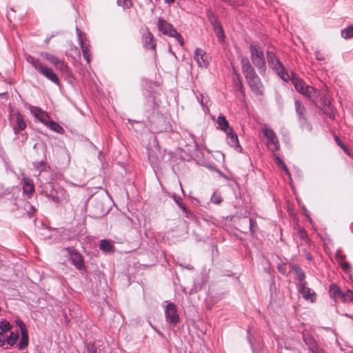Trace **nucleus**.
<instances>
[{"instance_id":"obj_1","label":"nucleus","mask_w":353,"mask_h":353,"mask_svg":"<svg viewBox=\"0 0 353 353\" xmlns=\"http://www.w3.org/2000/svg\"><path fill=\"white\" fill-rule=\"evenodd\" d=\"M241 65L242 72L252 91L255 94L263 95L264 94V87L254 68L252 66L249 59L246 57H242Z\"/></svg>"},{"instance_id":"obj_32","label":"nucleus","mask_w":353,"mask_h":353,"mask_svg":"<svg viewBox=\"0 0 353 353\" xmlns=\"http://www.w3.org/2000/svg\"><path fill=\"white\" fill-rule=\"evenodd\" d=\"M343 302H349L353 300V292L347 290L345 292L341 293L340 299Z\"/></svg>"},{"instance_id":"obj_47","label":"nucleus","mask_w":353,"mask_h":353,"mask_svg":"<svg viewBox=\"0 0 353 353\" xmlns=\"http://www.w3.org/2000/svg\"><path fill=\"white\" fill-rule=\"evenodd\" d=\"M315 57H316V59L318 60V61H323L325 60V55L323 52H321V51L319 50H317L315 52Z\"/></svg>"},{"instance_id":"obj_46","label":"nucleus","mask_w":353,"mask_h":353,"mask_svg":"<svg viewBox=\"0 0 353 353\" xmlns=\"http://www.w3.org/2000/svg\"><path fill=\"white\" fill-rule=\"evenodd\" d=\"M249 222H250V227H249L250 228V231L252 235H254V234H255L254 226L256 225V222L252 218H250L249 219Z\"/></svg>"},{"instance_id":"obj_6","label":"nucleus","mask_w":353,"mask_h":353,"mask_svg":"<svg viewBox=\"0 0 353 353\" xmlns=\"http://www.w3.org/2000/svg\"><path fill=\"white\" fill-rule=\"evenodd\" d=\"M76 32L78 37V42L81 46V49L83 53V58L85 59L87 63L90 62V45L86 43V38L83 35V32L79 28L76 27Z\"/></svg>"},{"instance_id":"obj_24","label":"nucleus","mask_w":353,"mask_h":353,"mask_svg":"<svg viewBox=\"0 0 353 353\" xmlns=\"http://www.w3.org/2000/svg\"><path fill=\"white\" fill-rule=\"evenodd\" d=\"M317 94V90L312 86L306 85L303 95L307 97L312 101H315V98Z\"/></svg>"},{"instance_id":"obj_50","label":"nucleus","mask_w":353,"mask_h":353,"mask_svg":"<svg viewBox=\"0 0 353 353\" xmlns=\"http://www.w3.org/2000/svg\"><path fill=\"white\" fill-rule=\"evenodd\" d=\"M276 161H277V163H278L280 166H281V168H282V169H283V164H285V163H284V161H283L280 157H279L278 156H277V157H276Z\"/></svg>"},{"instance_id":"obj_7","label":"nucleus","mask_w":353,"mask_h":353,"mask_svg":"<svg viewBox=\"0 0 353 353\" xmlns=\"http://www.w3.org/2000/svg\"><path fill=\"white\" fill-rule=\"evenodd\" d=\"M263 133L264 137L267 138L268 145L271 150L273 152L279 150L280 148L279 141L273 130L269 128H265L263 130Z\"/></svg>"},{"instance_id":"obj_52","label":"nucleus","mask_w":353,"mask_h":353,"mask_svg":"<svg viewBox=\"0 0 353 353\" xmlns=\"http://www.w3.org/2000/svg\"><path fill=\"white\" fill-rule=\"evenodd\" d=\"M283 170L285 171V174L290 178V176H291L290 172L285 164H283Z\"/></svg>"},{"instance_id":"obj_35","label":"nucleus","mask_w":353,"mask_h":353,"mask_svg":"<svg viewBox=\"0 0 353 353\" xmlns=\"http://www.w3.org/2000/svg\"><path fill=\"white\" fill-rule=\"evenodd\" d=\"M19 337V334L17 332H11L10 333L9 336L7 338V343L10 346H13Z\"/></svg>"},{"instance_id":"obj_13","label":"nucleus","mask_w":353,"mask_h":353,"mask_svg":"<svg viewBox=\"0 0 353 353\" xmlns=\"http://www.w3.org/2000/svg\"><path fill=\"white\" fill-rule=\"evenodd\" d=\"M194 59L199 67L206 68L208 65L206 52L201 48H198L195 50Z\"/></svg>"},{"instance_id":"obj_14","label":"nucleus","mask_w":353,"mask_h":353,"mask_svg":"<svg viewBox=\"0 0 353 353\" xmlns=\"http://www.w3.org/2000/svg\"><path fill=\"white\" fill-rule=\"evenodd\" d=\"M299 291L302 294L303 298L314 302L316 300V293L309 288L305 282H303L299 285Z\"/></svg>"},{"instance_id":"obj_21","label":"nucleus","mask_w":353,"mask_h":353,"mask_svg":"<svg viewBox=\"0 0 353 353\" xmlns=\"http://www.w3.org/2000/svg\"><path fill=\"white\" fill-rule=\"evenodd\" d=\"M207 17L212 26L213 27L214 30H216L223 28L218 17L212 10H209L207 11Z\"/></svg>"},{"instance_id":"obj_11","label":"nucleus","mask_w":353,"mask_h":353,"mask_svg":"<svg viewBox=\"0 0 353 353\" xmlns=\"http://www.w3.org/2000/svg\"><path fill=\"white\" fill-rule=\"evenodd\" d=\"M225 134L228 145L234 148L236 150L241 152L242 148L239 143L238 136L234 130H229L228 132H225Z\"/></svg>"},{"instance_id":"obj_43","label":"nucleus","mask_w":353,"mask_h":353,"mask_svg":"<svg viewBox=\"0 0 353 353\" xmlns=\"http://www.w3.org/2000/svg\"><path fill=\"white\" fill-rule=\"evenodd\" d=\"M211 201L213 203L219 204L222 201V198L219 195L216 194V193H214L211 196Z\"/></svg>"},{"instance_id":"obj_8","label":"nucleus","mask_w":353,"mask_h":353,"mask_svg":"<svg viewBox=\"0 0 353 353\" xmlns=\"http://www.w3.org/2000/svg\"><path fill=\"white\" fill-rule=\"evenodd\" d=\"M166 321L172 325H176L179 321L176 306L174 303H168L165 309Z\"/></svg>"},{"instance_id":"obj_29","label":"nucleus","mask_w":353,"mask_h":353,"mask_svg":"<svg viewBox=\"0 0 353 353\" xmlns=\"http://www.w3.org/2000/svg\"><path fill=\"white\" fill-rule=\"evenodd\" d=\"M46 125L57 133L62 134L64 132L63 128L59 123L54 121L50 120L48 123Z\"/></svg>"},{"instance_id":"obj_60","label":"nucleus","mask_w":353,"mask_h":353,"mask_svg":"<svg viewBox=\"0 0 353 353\" xmlns=\"http://www.w3.org/2000/svg\"><path fill=\"white\" fill-rule=\"evenodd\" d=\"M195 147L197 148V144L194 142Z\"/></svg>"},{"instance_id":"obj_34","label":"nucleus","mask_w":353,"mask_h":353,"mask_svg":"<svg viewBox=\"0 0 353 353\" xmlns=\"http://www.w3.org/2000/svg\"><path fill=\"white\" fill-rule=\"evenodd\" d=\"M345 257V256L339 255L337 260H338V262L339 263L341 268L344 271L347 272L350 269L351 266L349 263L344 261Z\"/></svg>"},{"instance_id":"obj_27","label":"nucleus","mask_w":353,"mask_h":353,"mask_svg":"<svg viewBox=\"0 0 353 353\" xmlns=\"http://www.w3.org/2000/svg\"><path fill=\"white\" fill-rule=\"evenodd\" d=\"M292 270L295 273L296 279L301 282L303 281L305 278V274L303 270L296 265L292 266Z\"/></svg>"},{"instance_id":"obj_5","label":"nucleus","mask_w":353,"mask_h":353,"mask_svg":"<svg viewBox=\"0 0 353 353\" xmlns=\"http://www.w3.org/2000/svg\"><path fill=\"white\" fill-rule=\"evenodd\" d=\"M302 336L303 340L305 344L307 346L310 353H324L323 349L319 346L314 337L308 332L303 331L302 332Z\"/></svg>"},{"instance_id":"obj_36","label":"nucleus","mask_w":353,"mask_h":353,"mask_svg":"<svg viewBox=\"0 0 353 353\" xmlns=\"http://www.w3.org/2000/svg\"><path fill=\"white\" fill-rule=\"evenodd\" d=\"M37 119H39L44 125H47L50 121V117L43 110H42L41 112L39 114Z\"/></svg>"},{"instance_id":"obj_44","label":"nucleus","mask_w":353,"mask_h":353,"mask_svg":"<svg viewBox=\"0 0 353 353\" xmlns=\"http://www.w3.org/2000/svg\"><path fill=\"white\" fill-rule=\"evenodd\" d=\"M174 201L176 202V203L177 204V205L179 206V208L180 209H181L182 210H185V206L183 204V203L182 202L181 197H179V196H174Z\"/></svg>"},{"instance_id":"obj_23","label":"nucleus","mask_w":353,"mask_h":353,"mask_svg":"<svg viewBox=\"0 0 353 353\" xmlns=\"http://www.w3.org/2000/svg\"><path fill=\"white\" fill-rule=\"evenodd\" d=\"M342 291L340 290L339 286L336 284H331L330 286L329 294L332 299L335 301L340 299Z\"/></svg>"},{"instance_id":"obj_16","label":"nucleus","mask_w":353,"mask_h":353,"mask_svg":"<svg viewBox=\"0 0 353 353\" xmlns=\"http://www.w3.org/2000/svg\"><path fill=\"white\" fill-rule=\"evenodd\" d=\"M93 202V208L94 209V214L96 216H103L108 212V208L105 207L101 199L96 197Z\"/></svg>"},{"instance_id":"obj_54","label":"nucleus","mask_w":353,"mask_h":353,"mask_svg":"<svg viewBox=\"0 0 353 353\" xmlns=\"http://www.w3.org/2000/svg\"><path fill=\"white\" fill-rule=\"evenodd\" d=\"M335 140H336V141L337 142V143H338V144H339V145L342 148H344V145H343V144H342V143L340 142V140H339V137H336V136L335 137Z\"/></svg>"},{"instance_id":"obj_15","label":"nucleus","mask_w":353,"mask_h":353,"mask_svg":"<svg viewBox=\"0 0 353 353\" xmlns=\"http://www.w3.org/2000/svg\"><path fill=\"white\" fill-rule=\"evenodd\" d=\"M69 260L78 270H81L84 267V261L82 255L75 250L70 253Z\"/></svg>"},{"instance_id":"obj_2","label":"nucleus","mask_w":353,"mask_h":353,"mask_svg":"<svg viewBox=\"0 0 353 353\" xmlns=\"http://www.w3.org/2000/svg\"><path fill=\"white\" fill-rule=\"evenodd\" d=\"M250 50L253 65L258 69L260 74L264 73L266 69L265 59L261 45L252 43L250 45Z\"/></svg>"},{"instance_id":"obj_19","label":"nucleus","mask_w":353,"mask_h":353,"mask_svg":"<svg viewBox=\"0 0 353 353\" xmlns=\"http://www.w3.org/2000/svg\"><path fill=\"white\" fill-rule=\"evenodd\" d=\"M34 191V183L29 177L23 178V194L30 198Z\"/></svg>"},{"instance_id":"obj_3","label":"nucleus","mask_w":353,"mask_h":353,"mask_svg":"<svg viewBox=\"0 0 353 353\" xmlns=\"http://www.w3.org/2000/svg\"><path fill=\"white\" fill-rule=\"evenodd\" d=\"M158 29L163 34L174 37L181 46L184 45V41L181 34L176 31L171 23H168L165 20L161 18L159 19Z\"/></svg>"},{"instance_id":"obj_4","label":"nucleus","mask_w":353,"mask_h":353,"mask_svg":"<svg viewBox=\"0 0 353 353\" xmlns=\"http://www.w3.org/2000/svg\"><path fill=\"white\" fill-rule=\"evenodd\" d=\"M267 59L270 67L274 70L283 81H288L290 79V76L286 72L284 66L273 52H267Z\"/></svg>"},{"instance_id":"obj_10","label":"nucleus","mask_w":353,"mask_h":353,"mask_svg":"<svg viewBox=\"0 0 353 353\" xmlns=\"http://www.w3.org/2000/svg\"><path fill=\"white\" fill-rule=\"evenodd\" d=\"M38 72L53 83L57 85H60V80L52 68L42 65Z\"/></svg>"},{"instance_id":"obj_9","label":"nucleus","mask_w":353,"mask_h":353,"mask_svg":"<svg viewBox=\"0 0 353 353\" xmlns=\"http://www.w3.org/2000/svg\"><path fill=\"white\" fill-rule=\"evenodd\" d=\"M47 196L56 203L68 201L69 199L68 194L61 187L54 188L51 193L47 194Z\"/></svg>"},{"instance_id":"obj_37","label":"nucleus","mask_w":353,"mask_h":353,"mask_svg":"<svg viewBox=\"0 0 353 353\" xmlns=\"http://www.w3.org/2000/svg\"><path fill=\"white\" fill-rule=\"evenodd\" d=\"M34 168L37 170L39 172L44 171L46 168V163L44 161L33 163Z\"/></svg>"},{"instance_id":"obj_42","label":"nucleus","mask_w":353,"mask_h":353,"mask_svg":"<svg viewBox=\"0 0 353 353\" xmlns=\"http://www.w3.org/2000/svg\"><path fill=\"white\" fill-rule=\"evenodd\" d=\"M30 112L37 118L39 114L41 112L42 110L37 106H30Z\"/></svg>"},{"instance_id":"obj_49","label":"nucleus","mask_w":353,"mask_h":353,"mask_svg":"<svg viewBox=\"0 0 353 353\" xmlns=\"http://www.w3.org/2000/svg\"><path fill=\"white\" fill-rule=\"evenodd\" d=\"M6 339L3 334L0 332V347H2L5 345Z\"/></svg>"},{"instance_id":"obj_53","label":"nucleus","mask_w":353,"mask_h":353,"mask_svg":"<svg viewBox=\"0 0 353 353\" xmlns=\"http://www.w3.org/2000/svg\"><path fill=\"white\" fill-rule=\"evenodd\" d=\"M283 170L285 171V174L290 178V176H291L290 172L285 164H283Z\"/></svg>"},{"instance_id":"obj_25","label":"nucleus","mask_w":353,"mask_h":353,"mask_svg":"<svg viewBox=\"0 0 353 353\" xmlns=\"http://www.w3.org/2000/svg\"><path fill=\"white\" fill-rule=\"evenodd\" d=\"M99 248L103 252L105 253H110L114 252V245L106 239H103L100 241Z\"/></svg>"},{"instance_id":"obj_40","label":"nucleus","mask_w":353,"mask_h":353,"mask_svg":"<svg viewBox=\"0 0 353 353\" xmlns=\"http://www.w3.org/2000/svg\"><path fill=\"white\" fill-rule=\"evenodd\" d=\"M117 4L119 6L123 7V9H125L129 8L131 6L132 3L130 0H117Z\"/></svg>"},{"instance_id":"obj_45","label":"nucleus","mask_w":353,"mask_h":353,"mask_svg":"<svg viewBox=\"0 0 353 353\" xmlns=\"http://www.w3.org/2000/svg\"><path fill=\"white\" fill-rule=\"evenodd\" d=\"M182 211L183 212L185 216L187 219H191V220H193L194 219V217H195L194 214L192 211L188 210L186 208H185V210H182Z\"/></svg>"},{"instance_id":"obj_17","label":"nucleus","mask_w":353,"mask_h":353,"mask_svg":"<svg viewBox=\"0 0 353 353\" xmlns=\"http://www.w3.org/2000/svg\"><path fill=\"white\" fill-rule=\"evenodd\" d=\"M21 332V339L18 344L19 350H24L28 345V334L25 324L22 321L18 323Z\"/></svg>"},{"instance_id":"obj_56","label":"nucleus","mask_w":353,"mask_h":353,"mask_svg":"<svg viewBox=\"0 0 353 353\" xmlns=\"http://www.w3.org/2000/svg\"><path fill=\"white\" fill-rule=\"evenodd\" d=\"M165 1L168 4H171L174 1V0H165Z\"/></svg>"},{"instance_id":"obj_31","label":"nucleus","mask_w":353,"mask_h":353,"mask_svg":"<svg viewBox=\"0 0 353 353\" xmlns=\"http://www.w3.org/2000/svg\"><path fill=\"white\" fill-rule=\"evenodd\" d=\"M54 65L57 70H60L61 72H68V65L60 59H59L58 61L56 63H54Z\"/></svg>"},{"instance_id":"obj_12","label":"nucleus","mask_w":353,"mask_h":353,"mask_svg":"<svg viewBox=\"0 0 353 353\" xmlns=\"http://www.w3.org/2000/svg\"><path fill=\"white\" fill-rule=\"evenodd\" d=\"M294 105H295L296 112L299 116V121L300 123L302 125L304 123H306L307 130H312L311 125L309 123H307V122H306L307 121H306V119L305 117V107L302 105L301 102L299 100H296L294 102Z\"/></svg>"},{"instance_id":"obj_22","label":"nucleus","mask_w":353,"mask_h":353,"mask_svg":"<svg viewBox=\"0 0 353 353\" xmlns=\"http://www.w3.org/2000/svg\"><path fill=\"white\" fill-rule=\"evenodd\" d=\"M216 123L219 125V128L223 131L225 133L228 132L229 130H232L233 128L230 127L229 123L227 121L225 116L220 114L218 118Z\"/></svg>"},{"instance_id":"obj_20","label":"nucleus","mask_w":353,"mask_h":353,"mask_svg":"<svg viewBox=\"0 0 353 353\" xmlns=\"http://www.w3.org/2000/svg\"><path fill=\"white\" fill-rule=\"evenodd\" d=\"M143 46L148 49H152L155 50L156 48V43L154 40V37L152 34L148 31L146 33H145L143 35Z\"/></svg>"},{"instance_id":"obj_39","label":"nucleus","mask_w":353,"mask_h":353,"mask_svg":"<svg viewBox=\"0 0 353 353\" xmlns=\"http://www.w3.org/2000/svg\"><path fill=\"white\" fill-rule=\"evenodd\" d=\"M97 347L92 342L86 344L85 353H97Z\"/></svg>"},{"instance_id":"obj_59","label":"nucleus","mask_w":353,"mask_h":353,"mask_svg":"<svg viewBox=\"0 0 353 353\" xmlns=\"http://www.w3.org/2000/svg\"><path fill=\"white\" fill-rule=\"evenodd\" d=\"M149 160H150L152 163H154V161H152V157H149Z\"/></svg>"},{"instance_id":"obj_48","label":"nucleus","mask_w":353,"mask_h":353,"mask_svg":"<svg viewBox=\"0 0 353 353\" xmlns=\"http://www.w3.org/2000/svg\"><path fill=\"white\" fill-rule=\"evenodd\" d=\"M236 87L241 93H243V85L241 80L238 81L236 84Z\"/></svg>"},{"instance_id":"obj_28","label":"nucleus","mask_w":353,"mask_h":353,"mask_svg":"<svg viewBox=\"0 0 353 353\" xmlns=\"http://www.w3.org/2000/svg\"><path fill=\"white\" fill-rule=\"evenodd\" d=\"M26 61L29 63H30L37 71L39 70V68H41L43 65L39 59H35L34 57L31 55L26 56Z\"/></svg>"},{"instance_id":"obj_55","label":"nucleus","mask_w":353,"mask_h":353,"mask_svg":"<svg viewBox=\"0 0 353 353\" xmlns=\"http://www.w3.org/2000/svg\"><path fill=\"white\" fill-rule=\"evenodd\" d=\"M306 259L309 261H312V254L310 253H307L306 255Z\"/></svg>"},{"instance_id":"obj_41","label":"nucleus","mask_w":353,"mask_h":353,"mask_svg":"<svg viewBox=\"0 0 353 353\" xmlns=\"http://www.w3.org/2000/svg\"><path fill=\"white\" fill-rule=\"evenodd\" d=\"M214 31L215 32L217 38L219 39V41L221 42L224 41L225 33H224L223 28H221L220 29H218V30H214Z\"/></svg>"},{"instance_id":"obj_30","label":"nucleus","mask_w":353,"mask_h":353,"mask_svg":"<svg viewBox=\"0 0 353 353\" xmlns=\"http://www.w3.org/2000/svg\"><path fill=\"white\" fill-rule=\"evenodd\" d=\"M341 37L345 39L353 37V25L341 30Z\"/></svg>"},{"instance_id":"obj_58","label":"nucleus","mask_w":353,"mask_h":353,"mask_svg":"<svg viewBox=\"0 0 353 353\" xmlns=\"http://www.w3.org/2000/svg\"><path fill=\"white\" fill-rule=\"evenodd\" d=\"M204 99H205V97L201 95V103H203Z\"/></svg>"},{"instance_id":"obj_61","label":"nucleus","mask_w":353,"mask_h":353,"mask_svg":"<svg viewBox=\"0 0 353 353\" xmlns=\"http://www.w3.org/2000/svg\"><path fill=\"white\" fill-rule=\"evenodd\" d=\"M352 231L353 232V225H352Z\"/></svg>"},{"instance_id":"obj_33","label":"nucleus","mask_w":353,"mask_h":353,"mask_svg":"<svg viewBox=\"0 0 353 353\" xmlns=\"http://www.w3.org/2000/svg\"><path fill=\"white\" fill-rule=\"evenodd\" d=\"M41 56L43 57L46 60L50 61L53 65H54V63H56L59 59V57L46 52H41Z\"/></svg>"},{"instance_id":"obj_18","label":"nucleus","mask_w":353,"mask_h":353,"mask_svg":"<svg viewBox=\"0 0 353 353\" xmlns=\"http://www.w3.org/2000/svg\"><path fill=\"white\" fill-rule=\"evenodd\" d=\"M26 123L25 121L23 116L19 112L16 114V123L13 126L14 133L17 135L20 132L24 130L26 128Z\"/></svg>"},{"instance_id":"obj_26","label":"nucleus","mask_w":353,"mask_h":353,"mask_svg":"<svg viewBox=\"0 0 353 353\" xmlns=\"http://www.w3.org/2000/svg\"><path fill=\"white\" fill-rule=\"evenodd\" d=\"M292 83H293L296 90L297 92H299V93L303 94L306 85H305V83L302 81V80H301L300 79L294 77L292 79Z\"/></svg>"},{"instance_id":"obj_57","label":"nucleus","mask_w":353,"mask_h":353,"mask_svg":"<svg viewBox=\"0 0 353 353\" xmlns=\"http://www.w3.org/2000/svg\"><path fill=\"white\" fill-rule=\"evenodd\" d=\"M52 37H53V36L52 35L51 37L46 38V40H45V42H46V43H48L49 42V41L50 40V39H51Z\"/></svg>"},{"instance_id":"obj_38","label":"nucleus","mask_w":353,"mask_h":353,"mask_svg":"<svg viewBox=\"0 0 353 353\" xmlns=\"http://www.w3.org/2000/svg\"><path fill=\"white\" fill-rule=\"evenodd\" d=\"M11 324L8 321L6 320H3L1 321L0 330H1L2 332H8L11 330Z\"/></svg>"},{"instance_id":"obj_51","label":"nucleus","mask_w":353,"mask_h":353,"mask_svg":"<svg viewBox=\"0 0 353 353\" xmlns=\"http://www.w3.org/2000/svg\"><path fill=\"white\" fill-rule=\"evenodd\" d=\"M283 170L285 171V174L290 178V176H291L290 172L285 164H283Z\"/></svg>"}]
</instances>
